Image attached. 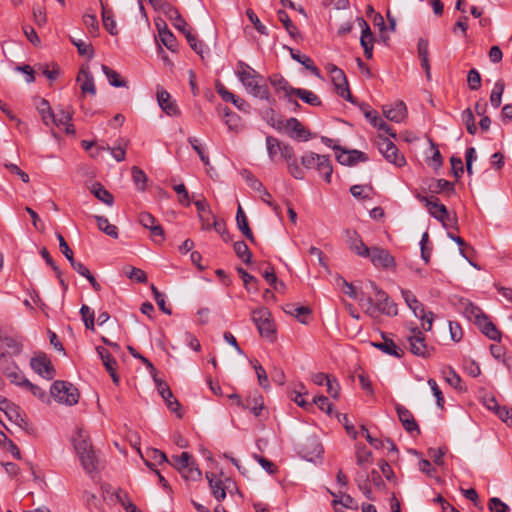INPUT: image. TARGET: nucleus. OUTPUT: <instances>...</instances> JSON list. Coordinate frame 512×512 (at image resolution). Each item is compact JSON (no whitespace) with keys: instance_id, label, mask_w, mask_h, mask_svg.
Listing matches in <instances>:
<instances>
[{"instance_id":"nucleus-16","label":"nucleus","mask_w":512,"mask_h":512,"mask_svg":"<svg viewBox=\"0 0 512 512\" xmlns=\"http://www.w3.org/2000/svg\"><path fill=\"white\" fill-rule=\"evenodd\" d=\"M205 477L214 498L218 502L223 501L226 498V490L229 488V485H225L221 477H218L215 473L206 472Z\"/></svg>"},{"instance_id":"nucleus-64","label":"nucleus","mask_w":512,"mask_h":512,"mask_svg":"<svg viewBox=\"0 0 512 512\" xmlns=\"http://www.w3.org/2000/svg\"><path fill=\"white\" fill-rule=\"evenodd\" d=\"M488 508L491 512H507L509 510V507L497 497L489 500Z\"/></svg>"},{"instance_id":"nucleus-43","label":"nucleus","mask_w":512,"mask_h":512,"mask_svg":"<svg viewBox=\"0 0 512 512\" xmlns=\"http://www.w3.org/2000/svg\"><path fill=\"white\" fill-rule=\"evenodd\" d=\"M234 251L236 255L246 264L251 263L252 254L244 241L234 243Z\"/></svg>"},{"instance_id":"nucleus-41","label":"nucleus","mask_w":512,"mask_h":512,"mask_svg":"<svg viewBox=\"0 0 512 512\" xmlns=\"http://www.w3.org/2000/svg\"><path fill=\"white\" fill-rule=\"evenodd\" d=\"M505 89V84L502 80L495 82L492 92L490 94V103L494 108L501 105L502 95Z\"/></svg>"},{"instance_id":"nucleus-54","label":"nucleus","mask_w":512,"mask_h":512,"mask_svg":"<svg viewBox=\"0 0 512 512\" xmlns=\"http://www.w3.org/2000/svg\"><path fill=\"white\" fill-rule=\"evenodd\" d=\"M467 84L471 90H478L481 87V75L477 69L473 68L469 70Z\"/></svg>"},{"instance_id":"nucleus-37","label":"nucleus","mask_w":512,"mask_h":512,"mask_svg":"<svg viewBox=\"0 0 512 512\" xmlns=\"http://www.w3.org/2000/svg\"><path fill=\"white\" fill-rule=\"evenodd\" d=\"M225 124L228 129L233 132H239L243 128L241 118L238 114L230 111L228 108L224 109Z\"/></svg>"},{"instance_id":"nucleus-62","label":"nucleus","mask_w":512,"mask_h":512,"mask_svg":"<svg viewBox=\"0 0 512 512\" xmlns=\"http://www.w3.org/2000/svg\"><path fill=\"white\" fill-rule=\"evenodd\" d=\"M151 289L159 309L162 310L165 314L170 315L172 312L171 309L166 307L165 296L154 285L151 286Z\"/></svg>"},{"instance_id":"nucleus-3","label":"nucleus","mask_w":512,"mask_h":512,"mask_svg":"<svg viewBox=\"0 0 512 512\" xmlns=\"http://www.w3.org/2000/svg\"><path fill=\"white\" fill-rule=\"evenodd\" d=\"M50 393L55 400L68 405H74L79 400L77 388L66 381H55L51 386Z\"/></svg>"},{"instance_id":"nucleus-31","label":"nucleus","mask_w":512,"mask_h":512,"mask_svg":"<svg viewBox=\"0 0 512 512\" xmlns=\"http://www.w3.org/2000/svg\"><path fill=\"white\" fill-rule=\"evenodd\" d=\"M401 295L408 306V308L412 311L414 316H418V313L423 312L424 305L418 301L414 293L408 289H401Z\"/></svg>"},{"instance_id":"nucleus-24","label":"nucleus","mask_w":512,"mask_h":512,"mask_svg":"<svg viewBox=\"0 0 512 512\" xmlns=\"http://www.w3.org/2000/svg\"><path fill=\"white\" fill-rule=\"evenodd\" d=\"M271 85L275 88L276 92L282 91L288 102H292L293 88L286 79L280 75H273L269 78Z\"/></svg>"},{"instance_id":"nucleus-30","label":"nucleus","mask_w":512,"mask_h":512,"mask_svg":"<svg viewBox=\"0 0 512 512\" xmlns=\"http://www.w3.org/2000/svg\"><path fill=\"white\" fill-rule=\"evenodd\" d=\"M290 54L293 60L302 64L307 70H309L313 75L320 78V70L314 65L312 59L305 54H302L298 50L290 49Z\"/></svg>"},{"instance_id":"nucleus-58","label":"nucleus","mask_w":512,"mask_h":512,"mask_svg":"<svg viewBox=\"0 0 512 512\" xmlns=\"http://www.w3.org/2000/svg\"><path fill=\"white\" fill-rule=\"evenodd\" d=\"M0 340L6 345L7 348L12 350L14 355H19L22 352V344L15 338L10 336L0 337Z\"/></svg>"},{"instance_id":"nucleus-51","label":"nucleus","mask_w":512,"mask_h":512,"mask_svg":"<svg viewBox=\"0 0 512 512\" xmlns=\"http://www.w3.org/2000/svg\"><path fill=\"white\" fill-rule=\"evenodd\" d=\"M39 113L41 114L42 120L46 126H50L51 119L53 117L54 112L51 110L48 101L42 99L40 104L37 107Z\"/></svg>"},{"instance_id":"nucleus-49","label":"nucleus","mask_w":512,"mask_h":512,"mask_svg":"<svg viewBox=\"0 0 512 512\" xmlns=\"http://www.w3.org/2000/svg\"><path fill=\"white\" fill-rule=\"evenodd\" d=\"M71 41L77 47V51L81 56H87L88 58H92L94 56V50L90 43L80 39L76 40L72 37Z\"/></svg>"},{"instance_id":"nucleus-36","label":"nucleus","mask_w":512,"mask_h":512,"mask_svg":"<svg viewBox=\"0 0 512 512\" xmlns=\"http://www.w3.org/2000/svg\"><path fill=\"white\" fill-rule=\"evenodd\" d=\"M265 142L268 157L272 162H275L277 159V155L280 154L284 143L280 142L276 137L271 135L266 137Z\"/></svg>"},{"instance_id":"nucleus-2","label":"nucleus","mask_w":512,"mask_h":512,"mask_svg":"<svg viewBox=\"0 0 512 512\" xmlns=\"http://www.w3.org/2000/svg\"><path fill=\"white\" fill-rule=\"evenodd\" d=\"M465 314L470 320L475 322L481 332L485 334L489 339L498 342L501 341V332L479 307L469 303L465 307Z\"/></svg>"},{"instance_id":"nucleus-29","label":"nucleus","mask_w":512,"mask_h":512,"mask_svg":"<svg viewBox=\"0 0 512 512\" xmlns=\"http://www.w3.org/2000/svg\"><path fill=\"white\" fill-rule=\"evenodd\" d=\"M428 189L435 194L446 193L447 195H452L455 193L453 183L445 179L432 180L428 185Z\"/></svg>"},{"instance_id":"nucleus-40","label":"nucleus","mask_w":512,"mask_h":512,"mask_svg":"<svg viewBox=\"0 0 512 512\" xmlns=\"http://www.w3.org/2000/svg\"><path fill=\"white\" fill-rule=\"evenodd\" d=\"M194 461L192 455L188 452H182L181 455L172 456V465L179 471L186 469Z\"/></svg>"},{"instance_id":"nucleus-39","label":"nucleus","mask_w":512,"mask_h":512,"mask_svg":"<svg viewBox=\"0 0 512 512\" xmlns=\"http://www.w3.org/2000/svg\"><path fill=\"white\" fill-rule=\"evenodd\" d=\"M316 169L326 182L329 183L331 181L333 168L328 156L322 155L321 158H319Z\"/></svg>"},{"instance_id":"nucleus-10","label":"nucleus","mask_w":512,"mask_h":512,"mask_svg":"<svg viewBox=\"0 0 512 512\" xmlns=\"http://www.w3.org/2000/svg\"><path fill=\"white\" fill-rule=\"evenodd\" d=\"M30 366L35 373L47 380H51L55 376V369L50 359L44 353L32 357Z\"/></svg>"},{"instance_id":"nucleus-33","label":"nucleus","mask_w":512,"mask_h":512,"mask_svg":"<svg viewBox=\"0 0 512 512\" xmlns=\"http://www.w3.org/2000/svg\"><path fill=\"white\" fill-rule=\"evenodd\" d=\"M241 407L250 410L256 417H259L264 409L263 397L260 394L248 397Z\"/></svg>"},{"instance_id":"nucleus-22","label":"nucleus","mask_w":512,"mask_h":512,"mask_svg":"<svg viewBox=\"0 0 512 512\" xmlns=\"http://www.w3.org/2000/svg\"><path fill=\"white\" fill-rule=\"evenodd\" d=\"M72 443L77 455L93 448L88 434L82 428L77 429L76 434L72 438Z\"/></svg>"},{"instance_id":"nucleus-53","label":"nucleus","mask_w":512,"mask_h":512,"mask_svg":"<svg viewBox=\"0 0 512 512\" xmlns=\"http://www.w3.org/2000/svg\"><path fill=\"white\" fill-rule=\"evenodd\" d=\"M416 317L421 321V326L424 331H431L434 321L433 312L424 309L423 312L418 313Z\"/></svg>"},{"instance_id":"nucleus-15","label":"nucleus","mask_w":512,"mask_h":512,"mask_svg":"<svg viewBox=\"0 0 512 512\" xmlns=\"http://www.w3.org/2000/svg\"><path fill=\"white\" fill-rule=\"evenodd\" d=\"M283 127L292 139L307 141L311 138V133L294 117L287 119Z\"/></svg>"},{"instance_id":"nucleus-35","label":"nucleus","mask_w":512,"mask_h":512,"mask_svg":"<svg viewBox=\"0 0 512 512\" xmlns=\"http://www.w3.org/2000/svg\"><path fill=\"white\" fill-rule=\"evenodd\" d=\"M293 96L299 97L302 101L311 106H320L322 103L317 94L307 89L295 88Z\"/></svg>"},{"instance_id":"nucleus-6","label":"nucleus","mask_w":512,"mask_h":512,"mask_svg":"<svg viewBox=\"0 0 512 512\" xmlns=\"http://www.w3.org/2000/svg\"><path fill=\"white\" fill-rule=\"evenodd\" d=\"M370 287L375 294L378 315L383 314L386 316H396L398 314V308L396 303L389 297V295L375 282H370Z\"/></svg>"},{"instance_id":"nucleus-38","label":"nucleus","mask_w":512,"mask_h":512,"mask_svg":"<svg viewBox=\"0 0 512 512\" xmlns=\"http://www.w3.org/2000/svg\"><path fill=\"white\" fill-rule=\"evenodd\" d=\"M101 7H102V20H103L104 27L111 35H117L118 30H117V26H116V21L114 20V17H113L112 10L106 9L102 1H101Z\"/></svg>"},{"instance_id":"nucleus-20","label":"nucleus","mask_w":512,"mask_h":512,"mask_svg":"<svg viewBox=\"0 0 512 512\" xmlns=\"http://www.w3.org/2000/svg\"><path fill=\"white\" fill-rule=\"evenodd\" d=\"M77 82H81L80 88L83 93H89L94 96L96 94V86L94 78L88 67H82L77 76Z\"/></svg>"},{"instance_id":"nucleus-1","label":"nucleus","mask_w":512,"mask_h":512,"mask_svg":"<svg viewBox=\"0 0 512 512\" xmlns=\"http://www.w3.org/2000/svg\"><path fill=\"white\" fill-rule=\"evenodd\" d=\"M237 75L246 91L261 100H270L269 90L262 83L263 77L244 62L237 64Z\"/></svg>"},{"instance_id":"nucleus-26","label":"nucleus","mask_w":512,"mask_h":512,"mask_svg":"<svg viewBox=\"0 0 512 512\" xmlns=\"http://www.w3.org/2000/svg\"><path fill=\"white\" fill-rule=\"evenodd\" d=\"M284 312L291 316H294L300 323L307 324L308 317L312 313V310L307 306H296L295 304H287L284 307Z\"/></svg>"},{"instance_id":"nucleus-48","label":"nucleus","mask_w":512,"mask_h":512,"mask_svg":"<svg viewBox=\"0 0 512 512\" xmlns=\"http://www.w3.org/2000/svg\"><path fill=\"white\" fill-rule=\"evenodd\" d=\"M462 121L466 126V129L469 134L475 135L477 132V127L475 124V117L471 109L467 108L462 112Z\"/></svg>"},{"instance_id":"nucleus-59","label":"nucleus","mask_w":512,"mask_h":512,"mask_svg":"<svg viewBox=\"0 0 512 512\" xmlns=\"http://www.w3.org/2000/svg\"><path fill=\"white\" fill-rule=\"evenodd\" d=\"M321 156L322 155L313 152L307 153L301 157V164L307 169L316 168L319 158H321Z\"/></svg>"},{"instance_id":"nucleus-28","label":"nucleus","mask_w":512,"mask_h":512,"mask_svg":"<svg viewBox=\"0 0 512 512\" xmlns=\"http://www.w3.org/2000/svg\"><path fill=\"white\" fill-rule=\"evenodd\" d=\"M236 223L240 232L252 243L255 242L254 235L252 230L250 229L247 216L243 211L242 207L239 205L236 213Z\"/></svg>"},{"instance_id":"nucleus-4","label":"nucleus","mask_w":512,"mask_h":512,"mask_svg":"<svg viewBox=\"0 0 512 512\" xmlns=\"http://www.w3.org/2000/svg\"><path fill=\"white\" fill-rule=\"evenodd\" d=\"M406 339L409 343V350L413 355L429 358L433 354L434 348L427 345L425 336L418 327L412 328Z\"/></svg>"},{"instance_id":"nucleus-17","label":"nucleus","mask_w":512,"mask_h":512,"mask_svg":"<svg viewBox=\"0 0 512 512\" xmlns=\"http://www.w3.org/2000/svg\"><path fill=\"white\" fill-rule=\"evenodd\" d=\"M72 112L69 110L59 109L53 114L50 125L53 124L60 129H63L67 134H75V129L71 124Z\"/></svg>"},{"instance_id":"nucleus-56","label":"nucleus","mask_w":512,"mask_h":512,"mask_svg":"<svg viewBox=\"0 0 512 512\" xmlns=\"http://www.w3.org/2000/svg\"><path fill=\"white\" fill-rule=\"evenodd\" d=\"M83 22L85 26L88 28L89 33L92 36H97L99 25L96 16L94 14H85L83 16Z\"/></svg>"},{"instance_id":"nucleus-9","label":"nucleus","mask_w":512,"mask_h":512,"mask_svg":"<svg viewBox=\"0 0 512 512\" xmlns=\"http://www.w3.org/2000/svg\"><path fill=\"white\" fill-rule=\"evenodd\" d=\"M368 258L376 268L393 269L396 266L395 258L391 253L387 249L377 246L371 248Z\"/></svg>"},{"instance_id":"nucleus-25","label":"nucleus","mask_w":512,"mask_h":512,"mask_svg":"<svg viewBox=\"0 0 512 512\" xmlns=\"http://www.w3.org/2000/svg\"><path fill=\"white\" fill-rule=\"evenodd\" d=\"M86 473L92 474L97 470L98 458L94 448L77 455Z\"/></svg>"},{"instance_id":"nucleus-57","label":"nucleus","mask_w":512,"mask_h":512,"mask_svg":"<svg viewBox=\"0 0 512 512\" xmlns=\"http://www.w3.org/2000/svg\"><path fill=\"white\" fill-rule=\"evenodd\" d=\"M287 169L293 178L297 180H303L305 178L304 170L298 165L296 158L287 162Z\"/></svg>"},{"instance_id":"nucleus-21","label":"nucleus","mask_w":512,"mask_h":512,"mask_svg":"<svg viewBox=\"0 0 512 512\" xmlns=\"http://www.w3.org/2000/svg\"><path fill=\"white\" fill-rule=\"evenodd\" d=\"M2 371L10 382L17 386L24 387L25 384L28 383V379L23 375L15 362H11L7 366L3 367Z\"/></svg>"},{"instance_id":"nucleus-7","label":"nucleus","mask_w":512,"mask_h":512,"mask_svg":"<svg viewBox=\"0 0 512 512\" xmlns=\"http://www.w3.org/2000/svg\"><path fill=\"white\" fill-rule=\"evenodd\" d=\"M377 145L379 151L388 162L394 164L397 167H402L406 164L404 155L399 152L395 144L387 137L379 135L377 139Z\"/></svg>"},{"instance_id":"nucleus-13","label":"nucleus","mask_w":512,"mask_h":512,"mask_svg":"<svg viewBox=\"0 0 512 512\" xmlns=\"http://www.w3.org/2000/svg\"><path fill=\"white\" fill-rule=\"evenodd\" d=\"M156 96L158 104L165 114L172 117L180 115L178 105L176 101L172 99L168 91L164 90L163 88H158Z\"/></svg>"},{"instance_id":"nucleus-27","label":"nucleus","mask_w":512,"mask_h":512,"mask_svg":"<svg viewBox=\"0 0 512 512\" xmlns=\"http://www.w3.org/2000/svg\"><path fill=\"white\" fill-rule=\"evenodd\" d=\"M382 337V342H373L372 345L375 348H378L379 350L384 352L385 354L401 358L403 355L402 349H400L393 340L385 337L384 335H382Z\"/></svg>"},{"instance_id":"nucleus-55","label":"nucleus","mask_w":512,"mask_h":512,"mask_svg":"<svg viewBox=\"0 0 512 512\" xmlns=\"http://www.w3.org/2000/svg\"><path fill=\"white\" fill-rule=\"evenodd\" d=\"M132 178L137 188L143 191L145 189V183L147 181L146 174L140 168L134 166L132 168Z\"/></svg>"},{"instance_id":"nucleus-47","label":"nucleus","mask_w":512,"mask_h":512,"mask_svg":"<svg viewBox=\"0 0 512 512\" xmlns=\"http://www.w3.org/2000/svg\"><path fill=\"white\" fill-rule=\"evenodd\" d=\"M356 460L359 466H366L372 463V452L366 446H357Z\"/></svg>"},{"instance_id":"nucleus-60","label":"nucleus","mask_w":512,"mask_h":512,"mask_svg":"<svg viewBox=\"0 0 512 512\" xmlns=\"http://www.w3.org/2000/svg\"><path fill=\"white\" fill-rule=\"evenodd\" d=\"M217 93L220 95V97L226 101V102H232L234 105H237V102L239 101V98L235 96L233 93L228 91L226 87L223 84L218 83L216 85Z\"/></svg>"},{"instance_id":"nucleus-11","label":"nucleus","mask_w":512,"mask_h":512,"mask_svg":"<svg viewBox=\"0 0 512 512\" xmlns=\"http://www.w3.org/2000/svg\"><path fill=\"white\" fill-rule=\"evenodd\" d=\"M153 378L157 387V391L165 401L168 409L173 413H177L178 417H181L182 415L181 413H179L180 404L178 400L174 397L167 383L161 379H158L156 375Z\"/></svg>"},{"instance_id":"nucleus-50","label":"nucleus","mask_w":512,"mask_h":512,"mask_svg":"<svg viewBox=\"0 0 512 512\" xmlns=\"http://www.w3.org/2000/svg\"><path fill=\"white\" fill-rule=\"evenodd\" d=\"M103 365L105 366L106 370L109 372L113 382L115 384H118L119 377L116 373L117 368V361L112 355L105 356V359L102 360Z\"/></svg>"},{"instance_id":"nucleus-14","label":"nucleus","mask_w":512,"mask_h":512,"mask_svg":"<svg viewBox=\"0 0 512 512\" xmlns=\"http://www.w3.org/2000/svg\"><path fill=\"white\" fill-rule=\"evenodd\" d=\"M323 446L317 437H308L302 445L300 453L307 461H314L323 454Z\"/></svg>"},{"instance_id":"nucleus-12","label":"nucleus","mask_w":512,"mask_h":512,"mask_svg":"<svg viewBox=\"0 0 512 512\" xmlns=\"http://www.w3.org/2000/svg\"><path fill=\"white\" fill-rule=\"evenodd\" d=\"M395 409L399 418V421L402 423L404 429L410 433L413 434L414 432L419 435L420 434V428L412 414V412L406 408L405 406L396 403Z\"/></svg>"},{"instance_id":"nucleus-52","label":"nucleus","mask_w":512,"mask_h":512,"mask_svg":"<svg viewBox=\"0 0 512 512\" xmlns=\"http://www.w3.org/2000/svg\"><path fill=\"white\" fill-rule=\"evenodd\" d=\"M160 41L162 44L172 52L176 51L177 48V40L176 37L172 34V32L169 31H163L161 35L159 36Z\"/></svg>"},{"instance_id":"nucleus-5","label":"nucleus","mask_w":512,"mask_h":512,"mask_svg":"<svg viewBox=\"0 0 512 512\" xmlns=\"http://www.w3.org/2000/svg\"><path fill=\"white\" fill-rule=\"evenodd\" d=\"M252 321L255 323L259 334L271 341L275 338V326L271 313L267 308H259L252 312Z\"/></svg>"},{"instance_id":"nucleus-45","label":"nucleus","mask_w":512,"mask_h":512,"mask_svg":"<svg viewBox=\"0 0 512 512\" xmlns=\"http://www.w3.org/2000/svg\"><path fill=\"white\" fill-rule=\"evenodd\" d=\"M123 272L129 279H131L137 283H146L147 282L146 273L139 268L127 266V267H124Z\"/></svg>"},{"instance_id":"nucleus-8","label":"nucleus","mask_w":512,"mask_h":512,"mask_svg":"<svg viewBox=\"0 0 512 512\" xmlns=\"http://www.w3.org/2000/svg\"><path fill=\"white\" fill-rule=\"evenodd\" d=\"M327 70L331 76V80L335 86L337 94L349 102H354L349 90L348 81L342 69L334 64H329Z\"/></svg>"},{"instance_id":"nucleus-32","label":"nucleus","mask_w":512,"mask_h":512,"mask_svg":"<svg viewBox=\"0 0 512 512\" xmlns=\"http://www.w3.org/2000/svg\"><path fill=\"white\" fill-rule=\"evenodd\" d=\"M427 209L433 218L445 226V222L449 219V214L446 206L441 204L438 198H435L434 202Z\"/></svg>"},{"instance_id":"nucleus-46","label":"nucleus","mask_w":512,"mask_h":512,"mask_svg":"<svg viewBox=\"0 0 512 512\" xmlns=\"http://www.w3.org/2000/svg\"><path fill=\"white\" fill-rule=\"evenodd\" d=\"M359 304L365 314L373 318L378 317L376 301L374 302L371 296L360 298Z\"/></svg>"},{"instance_id":"nucleus-44","label":"nucleus","mask_w":512,"mask_h":512,"mask_svg":"<svg viewBox=\"0 0 512 512\" xmlns=\"http://www.w3.org/2000/svg\"><path fill=\"white\" fill-rule=\"evenodd\" d=\"M180 473L182 477L187 481H199L202 477L201 470L198 468L195 460Z\"/></svg>"},{"instance_id":"nucleus-34","label":"nucleus","mask_w":512,"mask_h":512,"mask_svg":"<svg viewBox=\"0 0 512 512\" xmlns=\"http://www.w3.org/2000/svg\"><path fill=\"white\" fill-rule=\"evenodd\" d=\"M91 193L101 202L111 206L114 202L113 195L100 183L92 184L90 188Z\"/></svg>"},{"instance_id":"nucleus-19","label":"nucleus","mask_w":512,"mask_h":512,"mask_svg":"<svg viewBox=\"0 0 512 512\" xmlns=\"http://www.w3.org/2000/svg\"><path fill=\"white\" fill-rule=\"evenodd\" d=\"M348 245L351 251L360 257L368 258L371 248L367 247L356 231H347Z\"/></svg>"},{"instance_id":"nucleus-18","label":"nucleus","mask_w":512,"mask_h":512,"mask_svg":"<svg viewBox=\"0 0 512 512\" xmlns=\"http://www.w3.org/2000/svg\"><path fill=\"white\" fill-rule=\"evenodd\" d=\"M383 114L390 121L400 123L407 117V108L403 101L383 106Z\"/></svg>"},{"instance_id":"nucleus-23","label":"nucleus","mask_w":512,"mask_h":512,"mask_svg":"<svg viewBox=\"0 0 512 512\" xmlns=\"http://www.w3.org/2000/svg\"><path fill=\"white\" fill-rule=\"evenodd\" d=\"M336 158L340 164L346 166L354 165L358 161L364 162L368 159L365 153L358 150H342L341 153L337 154Z\"/></svg>"},{"instance_id":"nucleus-42","label":"nucleus","mask_w":512,"mask_h":512,"mask_svg":"<svg viewBox=\"0 0 512 512\" xmlns=\"http://www.w3.org/2000/svg\"><path fill=\"white\" fill-rule=\"evenodd\" d=\"M101 69L107 77L109 84L113 87H126L127 83L125 80H121L119 74L106 65H102Z\"/></svg>"},{"instance_id":"nucleus-63","label":"nucleus","mask_w":512,"mask_h":512,"mask_svg":"<svg viewBox=\"0 0 512 512\" xmlns=\"http://www.w3.org/2000/svg\"><path fill=\"white\" fill-rule=\"evenodd\" d=\"M174 191L179 195V203L184 206H189L191 203L189 193L184 184H177L173 186Z\"/></svg>"},{"instance_id":"nucleus-61","label":"nucleus","mask_w":512,"mask_h":512,"mask_svg":"<svg viewBox=\"0 0 512 512\" xmlns=\"http://www.w3.org/2000/svg\"><path fill=\"white\" fill-rule=\"evenodd\" d=\"M253 367L257 374L259 385L261 387H263L264 389H268L269 388V380H268V376H267L265 369L257 361L255 362Z\"/></svg>"}]
</instances>
